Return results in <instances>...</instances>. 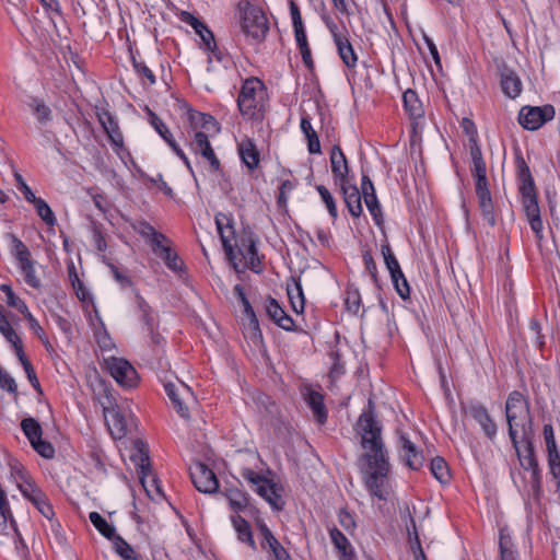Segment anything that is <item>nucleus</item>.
Returning a JSON list of instances; mask_svg holds the SVG:
<instances>
[{
    "label": "nucleus",
    "instance_id": "8",
    "mask_svg": "<svg viewBox=\"0 0 560 560\" xmlns=\"http://www.w3.org/2000/svg\"><path fill=\"white\" fill-rule=\"evenodd\" d=\"M241 476L255 487L254 490L264 498L273 510L280 511L283 509L284 501L282 500L281 488L277 483L250 468H243Z\"/></svg>",
    "mask_w": 560,
    "mask_h": 560
},
{
    "label": "nucleus",
    "instance_id": "40",
    "mask_svg": "<svg viewBox=\"0 0 560 560\" xmlns=\"http://www.w3.org/2000/svg\"><path fill=\"white\" fill-rule=\"evenodd\" d=\"M224 495L229 501L230 508L236 513L244 511L248 504L246 493L237 488L226 489Z\"/></svg>",
    "mask_w": 560,
    "mask_h": 560
},
{
    "label": "nucleus",
    "instance_id": "41",
    "mask_svg": "<svg viewBox=\"0 0 560 560\" xmlns=\"http://www.w3.org/2000/svg\"><path fill=\"white\" fill-rule=\"evenodd\" d=\"M89 518L93 526L107 539L114 541V538L118 536L115 527L108 524L98 512H91Z\"/></svg>",
    "mask_w": 560,
    "mask_h": 560
},
{
    "label": "nucleus",
    "instance_id": "46",
    "mask_svg": "<svg viewBox=\"0 0 560 560\" xmlns=\"http://www.w3.org/2000/svg\"><path fill=\"white\" fill-rule=\"evenodd\" d=\"M113 544L115 551L124 560H140L135 549L121 536L115 537Z\"/></svg>",
    "mask_w": 560,
    "mask_h": 560
},
{
    "label": "nucleus",
    "instance_id": "15",
    "mask_svg": "<svg viewBox=\"0 0 560 560\" xmlns=\"http://www.w3.org/2000/svg\"><path fill=\"white\" fill-rule=\"evenodd\" d=\"M555 118V108L551 105L524 106L518 113L520 125L527 130H537L547 121Z\"/></svg>",
    "mask_w": 560,
    "mask_h": 560
},
{
    "label": "nucleus",
    "instance_id": "36",
    "mask_svg": "<svg viewBox=\"0 0 560 560\" xmlns=\"http://www.w3.org/2000/svg\"><path fill=\"white\" fill-rule=\"evenodd\" d=\"M302 132L307 139V149L312 154L320 153V142L316 131L313 129L308 117L303 116L300 124Z\"/></svg>",
    "mask_w": 560,
    "mask_h": 560
},
{
    "label": "nucleus",
    "instance_id": "26",
    "mask_svg": "<svg viewBox=\"0 0 560 560\" xmlns=\"http://www.w3.org/2000/svg\"><path fill=\"white\" fill-rule=\"evenodd\" d=\"M400 442V456L405 460L406 465L411 469H419L422 467L424 457L419 452L416 445L404 434L399 438Z\"/></svg>",
    "mask_w": 560,
    "mask_h": 560
},
{
    "label": "nucleus",
    "instance_id": "28",
    "mask_svg": "<svg viewBox=\"0 0 560 560\" xmlns=\"http://www.w3.org/2000/svg\"><path fill=\"white\" fill-rule=\"evenodd\" d=\"M340 186L345 203L351 215L358 218L362 214L361 192L355 185L342 183Z\"/></svg>",
    "mask_w": 560,
    "mask_h": 560
},
{
    "label": "nucleus",
    "instance_id": "44",
    "mask_svg": "<svg viewBox=\"0 0 560 560\" xmlns=\"http://www.w3.org/2000/svg\"><path fill=\"white\" fill-rule=\"evenodd\" d=\"M0 290L5 294V303L8 306L18 310L22 315L28 311L25 302L13 292L11 285L3 283L0 285Z\"/></svg>",
    "mask_w": 560,
    "mask_h": 560
},
{
    "label": "nucleus",
    "instance_id": "10",
    "mask_svg": "<svg viewBox=\"0 0 560 560\" xmlns=\"http://www.w3.org/2000/svg\"><path fill=\"white\" fill-rule=\"evenodd\" d=\"M256 528L260 549L266 552L267 560H292L288 550L282 546L271 529L262 520H257Z\"/></svg>",
    "mask_w": 560,
    "mask_h": 560
},
{
    "label": "nucleus",
    "instance_id": "34",
    "mask_svg": "<svg viewBox=\"0 0 560 560\" xmlns=\"http://www.w3.org/2000/svg\"><path fill=\"white\" fill-rule=\"evenodd\" d=\"M287 293L292 306V310L296 314H302L304 312L305 300L302 290V285L299 281L292 279L290 283L287 285Z\"/></svg>",
    "mask_w": 560,
    "mask_h": 560
},
{
    "label": "nucleus",
    "instance_id": "49",
    "mask_svg": "<svg viewBox=\"0 0 560 560\" xmlns=\"http://www.w3.org/2000/svg\"><path fill=\"white\" fill-rule=\"evenodd\" d=\"M363 199H364L368 210L370 211L371 215L375 220V223L377 225H380L382 223L383 213H382L381 205L377 200L376 194L370 192V195H368Z\"/></svg>",
    "mask_w": 560,
    "mask_h": 560
},
{
    "label": "nucleus",
    "instance_id": "45",
    "mask_svg": "<svg viewBox=\"0 0 560 560\" xmlns=\"http://www.w3.org/2000/svg\"><path fill=\"white\" fill-rule=\"evenodd\" d=\"M430 469L436 480L445 483L450 480V470L447 463L442 457H435L431 460Z\"/></svg>",
    "mask_w": 560,
    "mask_h": 560
},
{
    "label": "nucleus",
    "instance_id": "63",
    "mask_svg": "<svg viewBox=\"0 0 560 560\" xmlns=\"http://www.w3.org/2000/svg\"><path fill=\"white\" fill-rule=\"evenodd\" d=\"M549 472L557 481V493L560 494V455L556 457H548Z\"/></svg>",
    "mask_w": 560,
    "mask_h": 560
},
{
    "label": "nucleus",
    "instance_id": "39",
    "mask_svg": "<svg viewBox=\"0 0 560 560\" xmlns=\"http://www.w3.org/2000/svg\"><path fill=\"white\" fill-rule=\"evenodd\" d=\"M233 291L243 306L244 314L248 318L249 325L253 327V329L258 330V319L256 317L254 308L252 307L248 299L246 298L243 285L236 284Z\"/></svg>",
    "mask_w": 560,
    "mask_h": 560
},
{
    "label": "nucleus",
    "instance_id": "17",
    "mask_svg": "<svg viewBox=\"0 0 560 560\" xmlns=\"http://www.w3.org/2000/svg\"><path fill=\"white\" fill-rule=\"evenodd\" d=\"M215 224L218 233L220 234V238L222 242V246L224 248L225 255L230 261L234 262V268L236 269V258L237 255L234 250L233 241L235 238V230L233 225V219L231 215L225 213H218L215 215Z\"/></svg>",
    "mask_w": 560,
    "mask_h": 560
},
{
    "label": "nucleus",
    "instance_id": "58",
    "mask_svg": "<svg viewBox=\"0 0 560 560\" xmlns=\"http://www.w3.org/2000/svg\"><path fill=\"white\" fill-rule=\"evenodd\" d=\"M346 307L349 312L358 314L361 308V295L358 290H348L345 300Z\"/></svg>",
    "mask_w": 560,
    "mask_h": 560
},
{
    "label": "nucleus",
    "instance_id": "16",
    "mask_svg": "<svg viewBox=\"0 0 560 560\" xmlns=\"http://www.w3.org/2000/svg\"><path fill=\"white\" fill-rule=\"evenodd\" d=\"M105 366L115 381L125 387H133L138 382L135 368L125 359L110 357L105 359Z\"/></svg>",
    "mask_w": 560,
    "mask_h": 560
},
{
    "label": "nucleus",
    "instance_id": "9",
    "mask_svg": "<svg viewBox=\"0 0 560 560\" xmlns=\"http://www.w3.org/2000/svg\"><path fill=\"white\" fill-rule=\"evenodd\" d=\"M520 192L522 195V203L525 210L529 226L536 234L537 238H542V221L540 209L537 201L534 179H527L520 183Z\"/></svg>",
    "mask_w": 560,
    "mask_h": 560
},
{
    "label": "nucleus",
    "instance_id": "50",
    "mask_svg": "<svg viewBox=\"0 0 560 560\" xmlns=\"http://www.w3.org/2000/svg\"><path fill=\"white\" fill-rule=\"evenodd\" d=\"M316 190L325 203L330 217L336 220L338 217V210L332 195L324 185H317Z\"/></svg>",
    "mask_w": 560,
    "mask_h": 560
},
{
    "label": "nucleus",
    "instance_id": "55",
    "mask_svg": "<svg viewBox=\"0 0 560 560\" xmlns=\"http://www.w3.org/2000/svg\"><path fill=\"white\" fill-rule=\"evenodd\" d=\"M24 318L27 320L28 323V327L40 339V341L46 346L48 347L49 346V341L47 339V336L44 331V329L42 328V326L39 325L38 320L33 316V314L28 311H26L24 314H23Z\"/></svg>",
    "mask_w": 560,
    "mask_h": 560
},
{
    "label": "nucleus",
    "instance_id": "6",
    "mask_svg": "<svg viewBox=\"0 0 560 560\" xmlns=\"http://www.w3.org/2000/svg\"><path fill=\"white\" fill-rule=\"evenodd\" d=\"M237 11L240 13L241 28L245 36L253 43L264 40L269 31L268 19L264 11L247 0H242L237 3Z\"/></svg>",
    "mask_w": 560,
    "mask_h": 560
},
{
    "label": "nucleus",
    "instance_id": "56",
    "mask_svg": "<svg viewBox=\"0 0 560 560\" xmlns=\"http://www.w3.org/2000/svg\"><path fill=\"white\" fill-rule=\"evenodd\" d=\"M148 242L150 243L152 250L156 256L164 254L163 248H171L170 240L160 232H156L155 235L152 236Z\"/></svg>",
    "mask_w": 560,
    "mask_h": 560
},
{
    "label": "nucleus",
    "instance_id": "42",
    "mask_svg": "<svg viewBox=\"0 0 560 560\" xmlns=\"http://www.w3.org/2000/svg\"><path fill=\"white\" fill-rule=\"evenodd\" d=\"M32 258H27L26 260H22L21 262H18V266L24 277V281L27 285L39 289L42 287L40 279L36 276L35 272V266Z\"/></svg>",
    "mask_w": 560,
    "mask_h": 560
},
{
    "label": "nucleus",
    "instance_id": "32",
    "mask_svg": "<svg viewBox=\"0 0 560 560\" xmlns=\"http://www.w3.org/2000/svg\"><path fill=\"white\" fill-rule=\"evenodd\" d=\"M501 88L508 97L515 98L522 92V81L513 70L504 68L501 72Z\"/></svg>",
    "mask_w": 560,
    "mask_h": 560
},
{
    "label": "nucleus",
    "instance_id": "64",
    "mask_svg": "<svg viewBox=\"0 0 560 560\" xmlns=\"http://www.w3.org/2000/svg\"><path fill=\"white\" fill-rule=\"evenodd\" d=\"M133 230L140 234L143 238L150 240L158 232L150 223L147 221H138L133 224Z\"/></svg>",
    "mask_w": 560,
    "mask_h": 560
},
{
    "label": "nucleus",
    "instance_id": "19",
    "mask_svg": "<svg viewBox=\"0 0 560 560\" xmlns=\"http://www.w3.org/2000/svg\"><path fill=\"white\" fill-rule=\"evenodd\" d=\"M465 412L480 425L481 431L489 440L495 439L498 425L486 406L480 402H470L466 406Z\"/></svg>",
    "mask_w": 560,
    "mask_h": 560
},
{
    "label": "nucleus",
    "instance_id": "20",
    "mask_svg": "<svg viewBox=\"0 0 560 560\" xmlns=\"http://www.w3.org/2000/svg\"><path fill=\"white\" fill-rule=\"evenodd\" d=\"M476 195L478 197L479 209L481 211L483 220L490 225H495V214L491 192L488 187L487 175L480 177H474Z\"/></svg>",
    "mask_w": 560,
    "mask_h": 560
},
{
    "label": "nucleus",
    "instance_id": "1",
    "mask_svg": "<svg viewBox=\"0 0 560 560\" xmlns=\"http://www.w3.org/2000/svg\"><path fill=\"white\" fill-rule=\"evenodd\" d=\"M357 431L363 448L361 474L364 486L371 495L386 501L390 492V464L382 439V427L372 410H365L360 415Z\"/></svg>",
    "mask_w": 560,
    "mask_h": 560
},
{
    "label": "nucleus",
    "instance_id": "30",
    "mask_svg": "<svg viewBox=\"0 0 560 560\" xmlns=\"http://www.w3.org/2000/svg\"><path fill=\"white\" fill-rule=\"evenodd\" d=\"M305 401L308 407L312 409L313 416L319 424H323L327 420V410L324 405V396L310 388H306L304 393Z\"/></svg>",
    "mask_w": 560,
    "mask_h": 560
},
{
    "label": "nucleus",
    "instance_id": "59",
    "mask_svg": "<svg viewBox=\"0 0 560 560\" xmlns=\"http://www.w3.org/2000/svg\"><path fill=\"white\" fill-rule=\"evenodd\" d=\"M381 252L384 257V262H385L388 271H392V270L395 271L396 269L400 268V265H399L396 256L394 255L388 243H385L381 246Z\"/></svg>",
    "mask_w": 560,
    "mask_h": 560
},
{
    "label": "nucleus",
    "instance_id": "62",
    "mask_svg": "<svg viewBox=\"0 0 560 560\" xmlns=\"http://www.w3.org/2000/svg\"><path fill=\"white\" fill-rule=\"evenodd\" d=\"M13 248H14V255L18 260V262H21L22 260H26L27 258H31V253L26 245L19 240L18 237L13 236Z\"/></svg>",
    "mask_w": 560,
    "mask_h": 560
},
{
    "label": "nucleus",
    "instance_id": "54",
    "mask_svg": "<svg viewBox=\"0 0 560 560\" xmlns=\"http://www.w3.org/2000/svg\"><path fill=\"white\" fill-rule=\"evenodd\" d=\"M69 278L71 280V284L79 300L86 301L90 296L89 291L84 287L83 282L79 279L74 267L69 269Z\"/></svg>",
    "mask_w": 560,
    "mask_h": 560
},
{
    "label": "nucleus",
    "instance_id": "47",
    "mask_svg": "<svg viewBox=\"0 0 560 560\" xmlns=\"http://www.w3.org/2000/svg\"><path fill=\"white\" fill-rule=\"evenodd\" d=\"M132 66L143 85L151 86L155 84L156 80L154 73L143 61H139L132 57Z\"/></svg>",
    "mask_w": 560,
    "mask_h": 560
},
{
    "label": "nucleus",
    "instance_id": "29",
    "mask_svg": "<svg viewBox=\"0 0 560 560\" xmlns=\"http://www.w3.org/2000/svg\"><path fill=\"white\" fill-rule=\"evenodd\" d=\"M237 150L242 162L248 170L257 168L260 161L259 152L250 138H243L237 144Z\"/></svg>",
    "mask_w": 560,
    "mask_h": 560
},
{
    "label": "nucleus",
    "instance_id": "21",
    "mask_svg": "<svg viewBox=\"0 0 560 560\" xmlns=\"http://www.w3.org/2000/svg\"><path fill=\"white\" fill-rule=\"evenodd\" d=\"M164 389L178 415L182 418H188L189 410L187 401L191 400L194 396L190 388L184 383L174 384L170 382L164 384Z\"/></svg>",
    "mask_w": 560,
    "mask_h": 560
},
{
    "label": "nucleus",
    "instance_id": "43",
    "mask_svg": "<svg viewBox=\"0 0 560 560\" xmlns=\"http://www.w3.org/2000/svg\"><path fill=\"white\" fill-rule=\"evenodd\" d=\"M35 207L37 215L48 225L55 226L57 219L49 205L42 198L35 197L30 201Z\"/></svg>",
    "mask_w": 560,
    "mask_h": 560
},
{
    "label": "nucleus",
    "instance_id": "53",
    "mask_svg": "<svg viewBox=\"0 0 560 560\" xmlns=\"http://www.w3.org/2000/svg\"><path fill=\"white\" fill-rule=\"evenodd\" d=\"M329 537L338 553L352 547L348 538L336 527L329 529Z\"/></svg>",
    "mask_w": 560,
    "mask_h": 560
},
{
    "label": "nucleus",
    "instance_id": "31",
    "mask_svg": "<svg viewBox=\"0 0 560 560\" xmlns=\"http://www.w3.org/2000/svg\"><path fill=\"white\" fill-rule=\"evenodd\" d=\"M231 522L236 532L237 539L241 542L246 544L253 551H256L257 544L254 539L249 523L240 515H233L231 517Z\"/></svg>",
    "mask_w": 560,
    "mask_h": 560
},
{
    "label": "nucleus",
    "instance_id": "48",
    "mask_svg": "<svg viewBox=\"0 0 560 560\" xmlns=\"http://www.w3.org/2000/svg\"><path fill=\"white\" fill-rule=\"evenodd\" d=\"M542 433H544V439H545V443H546L548 457L560 456V451H559L557 442H556L552 425L549 423L545 424Z\"/></svg>",
    "mask_w": 560,
    "mask_h": 560
},
{
    "label": "nucleus",
    "instance_id": "23",
    "mask_svg": "<svg viewBox=\"0 0 560 560\" xmlns=\"http://www.w3.org/2000/svg\"><path fill=\"white\" fill-rule=\"evenodd\" d=\"M264 307L268 317L279 327L284 330L293 329V319L285 313L276 299L267 296L264 301Z\"/></svg>",
    "mask_w": 560,
    "mask_h": 560
},
{
    "label": "nucleus",
    "instance_id": "12",
    "mask_svg": "<svg viewBox=\"0 0 560 560\" xmlns=\"http://www.w3.org/2000/svg\"><path fill=\"white\" fill-rule=\"evenodd\" d=\"M289 8L294 32V39L302 56V60L307 69H313L314 61L312 58L311 47L307 42L306 30L302 20L300 8L292 0L289 3Z\"/></svg>",
    "mask_w": 560,
    "mask_h": 560
},
{
    "label": "nucleus",
    "instance_id": "61",
    "mask_svg": "<svg viewBox=\"0 0 560 560\" xmlns=\"http://www.w3.org/2000/svg\"><path fill=\"white\" fill-rule=\"evenodd\" d=\"M0 387L8 390L9 393L16 394L18 385L14 378L0 366Z\"/></svg>",
    "mask_w": 560,
    "mask_h": 560
},
{
    "label": "nucleus",
    "instance_id": "25",
    "mask_svg": "<svg viewBox=\"0 0 560 560\" xmlns=\"http://www.w3.org/2000/svg\"><path fill=\"white\" fill-rule=\"evenodd\" d=\"M237 249V253L245 260V265L249 267L253 271H260V259L258 257V252L256 244L252 237L242 238L240 242H236L234 245V249Z\"/></svg>",
    "mask_w": 560,
    "mask_h": 560
},
{
    "label": "nucleus",
    "instance_id": "3",
    "mask_svg": "<svg viewBox=\"0 0 560 560\" xmlns=\"http://www.w3.org/2000/svg\"><path fill=\"white\" fill-rule=\"evenodd\" d=\"M505 417L512 444L517 446V439L534 436L529 402L522 393L513 390L509 394L505 402Z\"/></svg>",
    "mask_w": 560,
    "mask_h": 560
},
{
    "label": "nucleus",
    "instance_id": "57",
    "mask_svg": "<svg viewBox=\"0 0 560 560\" xmlns=\"http://www.w3.org/2000/svg\"><path fill=\"white\" fill-rule=\"evenodd\" d=\"M136 301H137V305H138V308H139V312L141 313V317L142 319L144 320V323L147 324L148 328L151 329L152 326H153V316L151 314V307L150 305L145 302V300L140 295V294H136Z\"/></svg>",
    "mask_w": 560,
    "mask_h": 560
},
{
    "label": "nucleus",
    "instance_id": "14",
    "mask_svg": "<svg viewBox=\"0 0 560 560\" xmlns=\"http://www.w3.org/2000/svg\"><path fill=\"white\" fill-rule=\"evenodd\" d=\"M21 429L27 438L32 447L43 457L52 458L55 448L51 443L42 439L43 429L37 420L32 417L24 418L21 421Z\"/></svg>",
    "mask_w": 560,
    "mask_h": 560
},
{
    "label": "nucleus",
    "instance_id": "24",
    "mask_svg": "<svg viewBox=\"0 0 560 560\" xmlns=\"http://www.w3.org/2000/svg\"><path fill=\"white\" fill-rule=\"evenodd\" d=\"M330 165L334 180L341 185L348 182L349 166L345 153L339 145H334L330 151Z\"/></svg>",
    "mask_w": 560,
    "mask_h": 560
},
{
    "label": "nucleus",
    "instance_id": "27",
    "mask_svg": "<svg viewBox=\"0 0 560 560\" xmlns=\"http://www.w3.org/2000/svg\"><path fill=\"white\" fill-rule=\"evenodd\" d=\"M100 124L109 138L113 147L118 151L124 147V137L114 116L107 112L98 116Z\"/></svg>",
    "mask_w": 560,
    "mask_h": 560
},
{
    "label": "nucleus",
    "instance_id": "7",
    "mask_svg": "<svg viewBox=\"0 0 560 560\" xmlns=\"http://www.w3.org/2000/svg\"><path fill=\"white\" fill-rule=\"evenodd\" d=\"M520 464L529 474L528 483L535 494L541 490V470L535 455L533 436L529 439H517V446L513 444Z\"/></svg>",
    "mask_w": 560,
    "mask_h": 560
},
{
    "label": "nucleus",
    "instance_id": "22",
    "mask_svg": "<svg viewBox=\"0 0 560 560\" xmlns=\"http://www.w3.org/2000/svg\"><path fill=\"white\" fill-rule=\"evenodd\" d=\"M137 467L140 482L143 489L145 490L147 494L151 498H153L154 494H161L159 480L152 474L151 470L149 455L147 452H143L142 450H139V462L137 464Z\"/></svg>",
    "mask_w": 560,
    "mask_h": 560
},
{
    "label": "nucleus",
    "instance_id": "4",
    "mask_svg": "<svg viewBox=\"0 0 560 560\" xmlns=\"http://www.w3.org/2000/svg\"><path fill=\"white\" fill-rule=\"evenodd\" d=\"M12 475L22 495L27 499L47 520H52L55 511L47 495L36 485L28 471L19 463L11 466Z\"/></svg>",
    "mask_w": 560,
    "mask_h": 560
},
{
    "label": "nucleus",
    "instance_id": "52",
    "mask_svg": "<svg viewBox=\"0 0 560 560\" xmlns=\"http://www.w3.org/2000/svg\"><path fill=\"white\" fill-rule=\"evenodd\" d=\"M410 523L412 525V532L408 527V535H409L411 548L415 553V560H427V557H425L423 549L421 547V544H420L419 535L417 533L415 520L411 518Z\"/></svg>",
    "mask_w": 560,
    "mask_h": 560
},
{
    "label": "nucleus",
    "instance_id": "35",
    "mask_svg": "<svg viewBox=\"0 0 560 560\" xmlns=\"http://www.w3.org/2000/svg\"><path fill=\"white\" fill-rule=\"evenodd\" d=\"M402 102H404V107H405L406 112L409 114V116L412 119H418V118L423 117V115H424L423 106H422L417 93L413 90L409 89L402 94Z\"/></svg>",
    "mask_w": 560,
    "mask_h": 560
},
{
    "label": "nucleus",
    "instance_id": "38",
    "mask_svg": "<svg viewBox=\"0 0 560 560\" xmlns=\"http://www.w3.org/2000/svg\"><path fill=\"white\" fill-rule=\"evenodd\" d=\"M499 549L501 560H517V552L506 528L500 529Z\"/></svg>",
    "mask_w": 560,
    "mask_h": 560
},
{
    "label": "nucleus",
    "instance_id": "37",
    "mask_svg": "<svg viewBox=\"0 0 560 560\" xmlns=\"http://www.w3.org/2000/svg\"><path fill=\"white\" fill-rule=\"evenodd\" d=\"M196 34L201 39V47L206 51L210 52L218 61H221L223 59V56L221 51L218 49L214 35L208 28V26L205 24L202 28L199 30V32H196Z\"/></svg>",
    "mask_w": 560,
    "mask_h": 560
},
{
    "label": "nucleus",
    "instance_id": "13",
    "mask_svg": "<svg viewBox=\"0 0 560 560\" xmlns=\"http://www.w3.org/2000/svg\"><path fill=\"white\" fill-rule=\"evenodd\" d=\"M103 413L110 435L115 440L125 438L128 433L129 427L132 423V417L130 412L121 409L116 404H110L109 406L103 408Z\"/></svg>",
    "mask_w": 560,
    "mask_h": 560
},
{
    "label": "nucleus",
    "instance_id": "51",
    "mask_svg": "<svg viewBox=\"0 0 560 560\" xmlns=\"http://www.w3.org/2000/svg\"><path fill=\"white\" fill-rule=\"evenodd\" d=\"M150 122L161 138L170 145L175 139L166 125L154 114L150 113Z\"/></svg>",
    "mask_w": 560,
    "mask_h": 560
},
{
    "label": "nucleus",
    "instance_id": "33",
    "mask_svg": "<svg viewBox=\"0 0 560 560\" xmlns=\"http://www.w3.org/2000/svg\"><path fill=\"white\" fill-rule=\"evenodd\" d=\"M27 106L39 125L45 126L52 120V112L43 98L32 96L27 101Z\"/></svg>",
    "mask_w": 560,
    "mask_h": 560
},
{
    "label": "nucleus",
    "instance_id": "11",
    "mask_svg": "<svg viewBox=\"0 0 560 560\" xmlns=\"http://www.w3.org/2000/svg\"><path fill=\"white\" fill-rule=\"evenodd\" d=\"M334 43L336 45L339 57L348 68H354L358 63V55L349 40V34L345 26L339 27L335 22L325 20Z\"/></svg>",
    "mask_w": 560,
    "mask_h": 560
},
{
    "label": "nucleus",
    "instance_id": "18",
    "mask_svg": "<svg viewBox=\"0 0 560 560\" xmlns=\"http://www.w3.org/2000/svg\"><path fill=\"white\" fill-rule=\"evenodd\" d=\"M190 478L196 489L203 493H214L219 489V481L213 472L203 463H195L190 467Z\"/></svg>",
    "mask_w": 560,
    "mask_h": 560
},
{
    "label": "nucleus",
    "instance_id": "2",
    "mask_svg": "<svg viewBox=\"0 0 560 560\" xmlns=\"http://www.w3.org/2000/svg\"><path fill=\"white\" fill-rule=\"evenodd\" d=\"M187 116L190 151L205 162L208 172H221V162L210 142V137L220 131L218 121L213 116L194 109H189Z\"/></svg>",
    "mask_w": 560,
    "mask_h": 560
},
{
    "label": "nucleus",
    "instance_id": "60",
    "mask_svg": "<svg viewBox=\"0 0 560 560\" xmlns=\"http://www.w3.org/2000/svg\"><path fill=\"white\" fill-rule=\"evenodd\" d=\"M164 254L159 256L165 262V265L172 270H179L182 268V261L178 256L172 252L171 248H163Z\"/></svg>",
    "mask_w": 560,
    "mask_h": 560
},
{
    "label": "nucleus",
    "instance_id": "5",
    "mask_svg": "<svg viewBox=\"0 0 560 560\" xmlns=\"http://www.w3.org/2000/svg\"><path fill=\"white\" fill-rule=\"evenodd\" d=\"M237 106L242 115L250 119L261 116L267 106V91L257 78L246 79L237 97Z\"/></svg>",
    "mask_w": 560,
    "mask_h": 560
}]
</instances>
